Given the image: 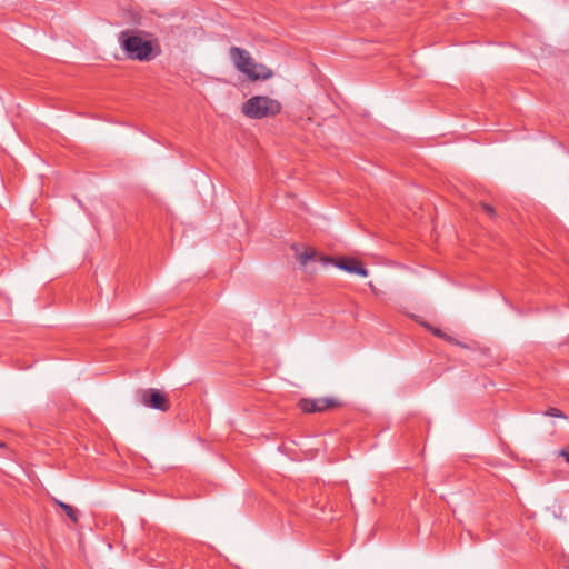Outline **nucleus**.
Returning <instances> with one entry per match:
<instances>
[{"mask_svg": "<svg viewBox=\"0 0 569 569\" xmlns=\"http://www.w3.org/2000/svg\"><path fill=\"white\" fill-rule=\"evenodd\" d=\"M229 57L233 67L252 82L268 80L273 76L270 68L256 62L250 52L243 48L232 46L229 49Z\"/></svg>", "mask_w": 569, "mask_h": 569, "instance_id": "1", "label": "nucleus"}, {"mask_svg": "<svg viewBox=\"0 0 569 569\" xmlns=\"http://www.w3.org/2000/svg\"><path fill=\"white\" fill-rule=\"evenodd\" d=\"M121 49L129 59L139 61H149L152 56V46L150 41L143 40L132 30H124L119 36Z\"/></svg>", "mask_w": 569, "mask_h": 569, "instance_id": "2", "label": "nucleus"}, {"mask_svg": "<svg viewBox=\"0 0 569 569\" xmlns=\"http://www.w3.org/2000/svg\"><path fill=\"white\" fill-rule=\"evenodd\" d=\"M281 103L268 96H254L242 104V113L250 119L274 117L281 112Z\"/></svg>", "mask_w": 569, "mask_h": 569, "instance_id": "3", "label": "nucleus"}, {"mask_svg": "<svg viewBox=\"0 0 569 569\" xmlns=\"http://www.w3.org/2000/svg\"><path fill=\"white\" fill-rule=\"evenodd\" d=\"M136 398L141 405L151 409L163 412L170 409V402L166 393L158 389H140L136 392Z\"/></svg>", "mask_w": 569, "mask_h": 569, "instance_id": "4", "label": "nucleus"}, {"mask_svg": "<svg viewBox=\"0 0 569 569\" xmlns=\"http://www.w3.org/2000/svg\"><path fill=\"white\" fill-rule=\"evenodd\" d=\"M340 406V401L332 397L315 398V399H301L299 401V408L305 413L322 412Z\"/></svg>", "mask_w": 569, "mask_h": 569, "instance_id": "5", "label": "nucleus"}, {"mask_svg": "<svg viewBox=\"0 0 569 569\" xmlns=\"http://www.w3.org/2000/svg\"><path fill=\"white\" fill-rule=\"evenodd\" d=\"M319 260L323 264L333 263L337 268L341 270H345L349 273H356L361 277H367L369 273L363 266L359 264L358 261L352 258H340L338 260H335L330 257L319 256Z\"/></svg>", "mask_w": 569, "mask_h": 569, "instance_id": "6", "label": "nucleus"}, {"mask_svg": "<svg viewBox=\"0 0 569 569\" xmlns=\"http://www.w3.org/2000/svg\"><path fill=\"white\" fill-rule=\"evenodd\" d=\"M318 252L312 248H307L302 253L297 256V259L301 266H306L309 261L316 260Z\"/></svg>", "mask_w": 569, "mask_h": 569, "instance_id": "7", "label": "nucleus"}, {"mask_svg": "<svg viewBox=\"0 0 569 569\" xmlns=\"http://www.w3.org/2000/svg\"><path fill=\"white\" fill-rule=\"evenodd\" d=\"M56 503L61 507L62 510L67 513V516L71 519L72 522H78V513L77 511L70 506L62 501L56 500Z\"/></svg>", "mask_w": 569, "mask_h": 569, "instance_id": "8", "label": "nucleus"}, {"mask_svg": "<svg viewBox=\"0 0 569 569\" xmlns=\"http://www.w3.org/2000/svg\"><path fill=\"white\" fill-rule=\"evenodd\" d=\"M545 415L549 417L567 419V416L558 408H549Z\"/></svg>", "mask_w": 569, "mask_h": 569, "instance_id": "9", "label": "nucleus"}, {"mask_svg": "<svg viewBox=\"0 0 569 569\" xmlns=\"http://www.w3.org/2000/svg\"><path fill=\"white\" fill-rule=\"evenodd\" d=\"M558 455L565 459L566 462L569 463V447L562 448L559 450Z\"/></svg>", "mask_w": 569, "mask_h": 569, "instance_id": "10", "label": "nucleus"}, {"mask_svg": "<svg viewBox=\"0 0 569 569\" xmlns=\"http://www.w3.org/2000/svg\"><path fill=\"white\" fill-rule=\"evenodd\" d=\"M482 208H483L485 212H486L487 214H489L490 217H493V216H495V209H493L490 204H486V203H483V204H482Z\"/></svg>", "mask_w": 569, "mask_h": 569, "instance_id": "11", "label": "nucleus"}, {"mask_svg": "<svg viewBox=\"0 0 569 569\" xmlns=\"http://www.w3.org/2000/svg\"><path fill=\"white\" fill-rule=\"evenodd\" d=\"M432 332H433V335H436L437 337L448 339V338H447V336H446L445 333H442V332H441V330H439V329H432Z\"/></svg>", "mask_w": 569, "mask_h": 569, "instance_id": "12", "label": "nucleus"}, {"mask_svg": "<svg viewBox=\"0 0 569 569\" xmlns=\"http://www.w3.org/2000/svg\"><path fill=\"white\" fill-rule=\"evenodd\" d=\"M2 446H3V445H2V443H0V447H2Z\"/></svg>", "mask_w": 569, "mask_h": 569, "instance_id": "13", "label": "nucleus"}]
</instances>
